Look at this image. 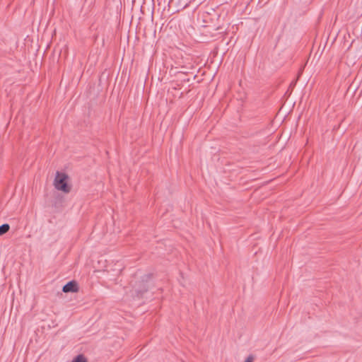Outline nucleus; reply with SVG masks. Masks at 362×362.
<instances>
[{"instance_id": "f257e3e1", "label": "nucleus", "mask_w": 362, "mask_h": 362, "mask_svg": "<svg viewBox=\"0 0 362 362\" xmlns=\"http://www.w3.org/2000/svg\"><path fill=\"white\" fill-rule=\"evenodd\" d=\"M68 175L64 173L57 172L54 180V187L64 193H69L71 191V187L67 184Z\"/></svg>"}, {"instance_id": "f03ea898", "label": "nucleus", "mask_w": 362, "mask_h": 362, "mask_svg": "<svg viewBox=\"0 0 362 362\" xmlns=\"http://www.w3.org/2000/svg\"><path fill=\"white\" fill-rule=\"evenodd\" d=\"M62 291L64 293L76 292L78 286L75 281H69L63 286Z\"/></svg>"}, {"instance_id": "7ed1b4c3", "label": "nucleus", "mask_w": 362, "mask_h": 362, "mask_svg": "<svg viewBox=\"0 0 362 362\" xmlns=\"http://www.w3.org/2000/svg\"><path fill=\"white\" fill-rule=\"evenodd\" d=\"M71 362H88V360L83 354H79Z\"/></svg>"}, {"instance_id": "20e7f679", "label": "nucleus", "mask_w": 362, "mask_h": 362, "mask_svg": "<svg viewBox=\"0 0 362 362\" xmlns=\"http://www.w3.org/2000/svg\"><path fill=\"white\" fill-rule=\"evenodd\" d=\"M10 226L8 224L5 223L0 226V235H2L9 230Z\"/></svg>"}, {"instance_id": "39448f33", "label": "nucleus", "mask_w": 362, "mask_h": 362, "mask_svg": "<svg viewBox=\"0 0 362 362\" xmlns=\"http://www.w3.org/2000/svg\"><path fill=\"white\" fill-rule=\"evenodd\" d=\"M254 361V356L252 355H250L247 358L246 360L245 361V362H253Z\"/></svg>"}, {"instance_id": "423d86ee", "label": "nucleus", "mask_w": 362, "mask_h": 362, "mask_svg": "<svg viewBox=\"0 0 362 362\" xmlns=\"http://www.w3.org/2000/svg\"><path fill=\"white\" fill-rule=\"evenodd\" d=\"M209 14H210L209 12H208V11L205 12V20H204L205 23H207L206 17Z\"/></svg>"}, {"instance_id": "0eeeda50", "label": "nucleus", "mask_w": 362, "mask_h": 362, "mask_svg": "<svg viewBox=\"0 0 362 362\" xmlns=\"http://www.w3.org/2000/svg\"><path fill=\"white\" fill-rule=\"evenodd\" d=\"M204 28H205V33L207 32V33H209L210 31L209 30V25H204Z\"/></svg>"}, {"instance_id": "6e6552de", "label": "nucleus", "mask_w": 362, "mask_h": 362, "mask_svg": "<svg viewBox=\"0 0 362 362\" xmlns=\"http://www.w3.org/2000/svg\"><path fill=\"white\" fill-rule=\"evenodd\" d=\"M214 74H209V77L211 78V79H212L214 76Z\"/></svg>"}]
</instances>
